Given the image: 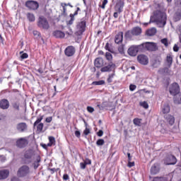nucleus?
<instances>
[{"label":"nucleus","mask_w":181,"mask_h":181,"mask_svg":"<svg viewBox=\"0 0 181 181\" xmlns=\"http://www.w3.org/2000/svg\"><path fill=\"white\" fill-rule=\"evenodd\" d=\"M166 13L160 11H156L153 15L150 17V21L145 23V26H148L149 23H156L159 28H163L166 25Z\"/></svg>","instance_id":"f257e3e1"},{"label":"nucleus","mask_w":181,"mask_h":181,"mask_svg":"<svg viewBox=\"0 0 181 181\" xmlns=\"http://www.w3.org/2000/svg\"><path fill=\"white\" fill-rule=\"evenodd\" d=\"M37 156V154L35 153V151L33 149H29L25 151L24 153V163L25 165H29L33 162V160Z\"/></svg>","instance_id":"f03ea898"},{"label":"nucleus","mask_w":181,"mask_h":181,"mask_svg":"<svg viewBox=\"0 0 181 181\" xmlns=\"http://www.w3.org/2000/svg\"><path fill=\"white\" fill-rule=\"evenodd\" d=\"M142 28L141 27H134L132 30H127L124 34L126 39H132L134 36H141Z\"/></svg>","instance_id":"7ed1b4c3"},{"label":"nucleus","mask_w":181,"mask_h":181,"mask_svg":"<svg viewBox=\"0 0 181 181\" xmlns=\"http://www.w3.org/2000/svg\"><path fill=\"white\" fill-rule=\"evenodd\" d=\"M142 46L141 44L139 45H132L131 46L127 51L128 54L132 57H135L136 54H138V52L139 50H142Z\"/></svg>","instance_id":"20e7f679"},{"label":"nucleus","mask_w":181,"mask_h":181,"mask_svg":"<svg viewBox=\"0 0 181 181\" xmlns=\"http://www.w3.org/2000/svg\"><path fill=\"white\" fill-rule=\"evenodd\" d=\"M141 46L142 50H144V49H146V50L149 52H156V50H158V45L154 42H144L141 44Z\"/></svg>","instance_id":"39448f33"},{"label":"nucleus","mask_w":181,"mask_h":181,"mask_svg":"<svg viewBox=\"0 0 181 181\" xmlns=\"http://www.w3.org/2000/svg\"><path fill=\"white\" fill-rule=\"evenodd\" d=\"M37 25L39 28H42V29H45L46 30H47V29L50 28L47 19H46V18H45L44 16L39 17Z\"/></svg>","instance_id":"423d86ee"},{"label":"nucleus","mask_w":181,"mask_h":181,"mask_svg":"<svg viewBox=\"0 0 181 181\" xmlns=\"http://www.w3.org/2000/svg\"><path fill=\"white\" fill-rule=\"evenodd\" d=\"M30 173V168L28 165H23L18 170V175L20 177H25V176H28Z\"/></svg>","instance_id":"0eeeda50"},{"label":"nucleus","mask_w":181,"mask_h":181,"mask_svg":"<svg viewBox=\"0 0 181 181\" xmlns=\"http://www.w3.org/2000/svg\"><path fill=\"white\" fill-rule=\"evenodd\" d=\"M177 163V159L176 157L172 154H168L164 158L165 165H176Z\"/></svg>","instance_id":"6e6552de"},{"label":"nucleus","mask_w":181,"mask_h":181,"mask_svg":"<svg viewBox=\"0 0 181 181\" xmlns=\"http://www.w3.org/2000/svg\"><path fill=\"white\" fill-rule=\"evenodd\" d=\"M169 91L171 95H177V94L180 93V88L179 87V84H177V83H173L170 86Z\"/></svg>","instance_id":"1a4fd4ad"},{"label":"nucleus","mask_w":181,"mask_h":181,"mask_svg":"<svg viewBox=\"0 0 181 181\" xmlns=\"http://www.w3.org/2000/svg\"><path fill=\"white\" fill-rule=\"evenodd\" d=\"M25 6L28 8V9L36 11V9L39 8V3L35 1L29 0L25 2Z\"/></svg>","instance_id":"9d476101"},{"label":"nucleus","mask_w":181,"mask_h":181,"mask_svg":"<svg viewBox=\"0 0 181 181\" xmlns=\"http://www.w3.org/2000/svg\"><path fill=\"white\" fill-rule=\"evenodd\" d=\"M115 64L112 62H110L107 66H103L100 69L102 73H107L110 71H115Z\"/></svg>","instance_id":"9b49d317"},{"label":"nucleus","mask_w":181,"mask_h":181,"mask_svg":"<svg viewBox=\"0 0 181 181\" xmlns=\"http://www.w3.org/2000/svg\"><path fill=\"white\" fill-rule=\"evenodd\" d=\"M28 144H29V141L26 139V137L20 138L16 141L18 148H25Z\"/></svg>","instance_id":"f8f14e48"},{"label":"nucleus","mask_w":181,"mask_h":181,"mask_svg":"<svg viewBox=\"0 0 181 181\" xmlns=\"http://www.w3.org/2000/svg\"><path fill=\"white\" fill-rule=\"evenodd\" d=\"M18 132H26L28 131V124L25 122H20L16 125Z\"/></svg>","instance_id":"ddd939ff"},{"label":"nucleus","mask_w":181,"mask_h":181,"mask_svg":"<svg viewBox=\"0 0 181 181\" xmlns=\"http://www.w3.org/2000/svg\"><path fill=\"white\" fill-rule=\"evenodd\" d=\"M76 53V48L73 46H68L65 50L64 54L67 56V57H71V56H74Z\"/></svg>","instance_id":"4468645a"},{"label":"nucleus","mask_w":181,"mask_h":181,"mask_svg":"<svg viewBox=\"0 0 181 181\" xmlns=\"http://www.w3.org/2000/svg\"><path fill=\"white\" fill-rule=\"evenodd\" d=\"M124 0H117L115 6V12H122L124 9Z\"/></svg>","instance_id":"2eb2a0df"},{"label":"nucleus","mask_w":181,"mask_h":181,"mask_svg":"<svg viewBox=\"0 0 181 181\" xmlns=\"http://www.w3.org/2000/svg\"><path fill=\"white\" fill-rule=\"evenodd\" d=\"M138 62L143 64L144 66H146L148 63H149V59H148V57L144 54H140L137 57Z\"/></svg>","instance_id":"dca6fc26"},{"label":"nucleus","mask_w":181,"mask_h":181,"mask_svg":"<svg viewBox=\"0 0 181 181\" xmlns=\"http://www.w3.org/2000/svg\"><path fill=\"white\" fill-rule=\"evenodd\" d=\"M122 40H124V33L119 32L115 37V42L116 45H121Z\"/></svg>","instance_id":"f3484780"},{"label":"nucleus","mask_w":181,"mask_h":181,"mask_svg":"<svg viewBox=\"0 0 181 181\" xmlns=\"http://www.w3.org/2000/svg\"><path fill=\"white\" fill-rule=\"evenodd\" d=\"M86 20L84 18H82L81 22L76 25L77 29L81 32V33H83V32H85L86 30Z\"/></svg>","instance_id":"a211bd4d"},{"label":"nucleus","mask_w":181,"mask_h":181,"mask_svg":"<svg viewBox=\"0 0 181 181\" xmlns=\"http://www.w3.org/2000/svg\"><path fill=\"white\" fill-rule=\"evenodd\" d=\"M170 67H165V68H161L158 70V73L160 74H165L166 76H172L173 72L172 70L170 69Z\"/></svg>","instance_id":"6ab92c4d"},{"label":"nucleus","mask_w":181,"mask_h":181,"mask_svg":"<svg viewBox=\"0 0 181 181\" xmlns=\"http://www.w3.org/2000/svg\"><path fill=\"white\" fill-rule=\"evenodd\" d=\"M0 108H1V110H8V108H9V100L7 99L1 100Z\"/></svg>","instance_id":"aec40b11"},{"label":"nucleus","mask_w":181,"mask_h":181,"mask_svg":"<svg viewBox=\"0 0 181 181\" xmlns=\"http://www.w3.org/2000/svg\"><path fill=\"white\" fill-rule=\"evenodd\" d=\"M53 36L57 39H63L66 36V34L62 30H55L53 32Z\"/></svg>","instance_id":"412c9836"},{"label":"nucleus","mask_w":181,"mask_h":181,"mask_svg":"<svg viewBox=\"0 0 181 181\" xmlns=\"http://www.w3.org/2000/svg\"><path fill=\"white\" fill-rule=\"evenodd\" d=\"M33 162H34V169H37L40 166L39 163H40V156L37 154V156H35V158L33 159Z\"/></svg>","instance_id":"4be33fe9"},{"label":"nucleus","mask_w":181,"mask_h":181,"mask_svg":"<svg viewBox=\"0 0 181 181\" xmlns=\"http://www.w3.org/2000/svg\"><path fill=\"white\" fill-rule=\"evenodd\" d=\"M164 118L166 119L167 122H169L170 125H173L175 124V117L170 115H165Z\"/></svg>","instance_id":"5701e85b"},{"label":"nucleus","mask_w":181,"mask_h":181,"mask_svg":"<svg viewBox=\"0 0 181 181\" xmlns=\"http://www.w3.org/2000/svg\"><path fill=\"white\" fill-rule=\"evenodd\" d=\"M9 176V170H0V180L6 179Z\"/></svg>","instance_id":"b1692460"},{"label":"nucleus","mask_w":181,"mask_h":181,"mask_svg":"<svg viewBox=\"0 0 181 181\" xmlns=\"http://www.w3.org/2000/svg\"><path fill=\"white\" fill-rule=\"evenodd\" d=\"M156 29L155 28H151L146 30V34L147 36H155L156 35Z\"/></svg>","instance_id":"393cba45"},{"label":"nucleus","mask_w":181,"mask_h":181,"mask_svg":"<svg viewBox=\"0 0 181 181\" xmlns=\"http://www.w3.org/2000/svg\"><path fill=\"white\" fill-rule=\"evenodd\" d=\"M95 66L98 69H100V67H102V66H103V58H96L95 59Z\"/></svg>","instance_id":"a878e982"},{"label":"nucleus","mask_w":181,"mask_h":181,"mask_svg":"<svg viewBox=\"0 0 181 181\" xmlns=\"http://www.w3.org/2000/svg\"><path fill=\"white\" fill-rule=\"evenodd\" d=\"M108 102H103L101 105H97V107L99 108V110H108Z\"/></svg>","instance_id":"bb28decb"},{"label":"nucleus","mask_w":181,"mask_h":181,"mask_svg":"<svg viewBox=\"0 0 181 181\" xmlns=\"http://www.w3.org/2000/svg\"><path fill=\"white\" fill-rule=\"evenodd\" d=\"M159 172V168H158V165L154 164L152 165L151 168V175H156V173H158Z\"/></svg>","instance_id":"cd10ccee"},{"label":"nucleus","mask_w":181,"mask_h":181,"mask_svg":"<svg viewBox=\"0 0 181 181\" xmlns=\"http://www.w3.org/2000/svg\"><path fill=\"white\" fill-rule=\"evenodd\" d=\"M166 62L168 63V67H171L172 63H173V58L170 54H168L166 57Z\"/></svg>","instance_id":"c85d7f7f"},{"label":"nucleus","mask_w":181,"mask_h":181,"mask_svg":"<svg viewBox=\"0 0 181 181\" xmlns=\"http://www.w3.org/2000/svg\"><path fill=\"white\" fill-rule=\"evenodd\" d=\"M11 105L16 111H21V103L19 102H13Z\"/></svg>","instance_id":"c756f323"},{"label":"nucleus","mask_w":181,"mask_h":181,"mask_svg":"<svg viewBox=\"0 0 181 181\" xmlns=\"http://www.w3.org/2000/svg\"><path fill=\"white\" fill-rule=\"evenodd\" d=\"M164 114H168V112H170V107L169 106V105H164L163 106V110H162Z\"/></svg>","instance_id":"7c9ffc66"},{"label":"nucleus","mask_w":181,"mask_h":181,"mask_svg":"<svg viewBox=\"0 0 181 181\" xmlns=\"http://www.w3.org/2000/svg\"><path fill=\"white\" fill-rule=\"evenodd\" d=\"M175 104H181V93L174 98Z\"/></svg>","instance_id":"2f4dec72"},{"label":"nucleus","mask_w":181,"mask_h":181,"mask_svg":"<svg viewBox=\"0 0 181 181\" xmlns=\"http://www.w3.org/2000/svg\"><path fill=\"white\" fill-rule=\"evenodd\" d=\"M104 84H105V81L103 80L96 81L92 83L93 86H104Z\"/></svg>","instance_id":"473e14b6"},{"label":"nucleus","mask_w":181,"mask_h":181,"mask_svg":"<svg viewBox=\"0 0 181 181\" xmlns=\"http://www.w3.org/2000/svg\"><path fill=\"white\" fill-rule=\"evenodd\" d=\"M27 18L30 22H35V15L33 13H28L27 14Z\"/></svg>","instance_id":"72a5a7b5"},{"label":"nucleus","mask_w":181,"mask_h":181,"mask_svg":"<svg viewBox=\"0 0 181 181\" xmlns=\"http://www.w3.org/2000/svg\"><path fill=\"white\" fill-rule=\"evenodd\" d=\"M153 181H168V179L165 177H156L153 179Z\"/></svg>","instance_id":"f704fd0d"},{"label":"nucleus","mask_w":181,"mask_h":181,"mask_svg":"<svg viewBox=\"0 0 181 181\" xmlns=\"http://www.w3.org/2000/svg\"><path fill=\"white\" fill-rule=\"evenodd\" d=\"M104 144H105V141H104V139H98V141H96V145L98 146H103V145H104Z\"/></svg>","instance_id":"c9c22d12"},{"label":"nucleus","mask_w":181,"mask_h":181,"mask_svg":"<svg viewBox=\"0 0 181 181\" xmlns=\"http://www.w3.org/2000/svg\"><path fill=\"white\" fill-rule=\"evenodd\" d=\"M105 56L106 60H108V62H111V60H112V54H111V53L106 52Z\"/></svg>","instance_id":"e433bc0d"},{"label":"nucleus","mask_w":181,"mask_h":181,"mask_svg":"<svg viewBox=\"0 0 181 181\" xmlns=\"http://www.w3.org/2000/svg\"><path fill=\"white\" fill-rule=\"evenodd\" d=\"M160 42L164 45L165 47H168L169 46V42L168 41V38H163L160 40Z\"/></svg>","instance_id":"4c0bfd02"},{"label":"nucleus","mask_w":181,"mask_h":181,"mask_svg":"<svg viewBox=\"0 0 181 181\" xmlns=\"http://www.w3.org/2000/svg\"><path fill=\"white\" fill-rule=\"evenodd\" d=\"M133 122L134 125H136L137 127H141V119L135 118L134 119Z\"/></svg>","instance_id":"58836bf2"},{"label":"nucleus","mask_w":181,"mask_h":181,"mask_svg":"<svg viewBox=\"0 0 181 181\" xmlns=\"http://www.w3.org/2000/svg\"><path fill=\"white\" fill-rule=\"evenodd\" d=\"M141 107H143V108H145L146 110L149 108V105H148V103L146 101L140 102Z\"/></svg>","instance_id":"ea45409f"},{"label":"nucleus","mask_w":181,"mask_h":181,"mask_svg":"<svg viewBox=\"0 0 181 181\" xmlns=\"http://www.w3.org/2000/svg\"><path fill=\"white\" fill-rule=\"evenodd\" d=\"M175 22H178L181 19V13H176L174 17Z\"/></svg>","instance_id":"a19ab883"},{"label":"nucleus","mask_w":181,"mask_h":181,"mask_svg":"<svg viewBox=\"0 0 181 181\" xmlns=\"http://www.w3.org/2000/svg\"><path fill=\"white\" fill-rule=\"evenodd\" d=\"M105 50H108V52H110V53H112V48H111V45L110 43L107 42L105 46Z\"/></svg>","instance_id":"79ce46f5"},{"label":"nucleus","mask_w":181,"mask_h":181,"mask_svg":"<svg viewBox=\"0 0 181 181\" xmlns=\"http://www.w3.org/2000/svg\"><path fill=\"white\" fill-rule=\"evenodd\" d=\"M43 123H39L37 126V131H38V132H42V131H43Z\"/></svg>","instance_id":"37998d69"},{"label":"nucleus","mask_w":181,"mask_h":181,"mask_svg":"<svg viewBox=\"0 0 181 181\" xmlns=\"http://www.w3.org/2000/svg\"><path fill=\"white\" fill-rule=\"evenodd\" d=\"M42 119H43V116H40V117H37V120L34 122V127H36V125H38V124H40V122H42Z\"/></svg>","instance_id":"c03bdc74"},{"label":"nucleus","mask_w":181,"mask_h":181,"mask_svg":"<svg viewBox=\"0 0 181 181\" xmlns=\"http://www.w3.org/2000/svg\"><path fill=\"white\" fill-rule=\"evenodd\" d=\"M70 16L71 19L69 21H67L66 23H67V25H73L75 18H74V17H73V16Z\"/></svg>","instance_id":"a18cd8bd"},{"label":"nucleus","mask_w":181,"mask_h":181,"mask_svg":"<svg viewBox=\"0 0 181 181\" xmlns=\"http://www.w3.org/2000/svg\"><path fill=\"white\" fill-rule=\"evenodd\" d=\"M49 143L52 144L53 145H54V144H56V139H54V136H49Z\"/></svg>","instance_id":"49530a36"},{"label":"nucleus","mask_w":181,"mask_h":181,"mask_svg":"<svg viewBox=\"0 0 181 181\" xmlns=\"http://www.w3.org/2000/svg\"><path fill=\"white\" fill-rule=\"evenodd\" d=\"M28 57H29V55L28 54V53H23L21 55V60H25V59H28Z\"/></svg>","instance_id":"de8ad7c7"},{"label":"nucleus","mask_w":181,"mask_h":181,"mask_svg":"<svg viewBox=\"0 0 181 181\" xmlns=\"http://www.w3.org/2000/svg\"><path fill=\"white\" fill-rule=\"evenodd\" d=\"M78 11H81L80 7H77L76 11L74 12V13H71L69 16H73V18H74V16H77V15H78Z\"/></svg>","instance_id":"09e8293b"},{"label":"nucleus","mask_w":181,"mask_h":181,"mask_svg":"<svg viewBox=\"0 0 181 181\" xmlns=\"http://www.w3.org/2000/svg\"><path fill=\"white\" fill-rule=\"evenodd\" d=\"M118 52L120 53V54H124V45H120L118 47Z\"/></svg>","instance_id":"8fccbe9b"},{"label":"nucleus","mask_w":181,"mask_h":181,"mask_svg":"<svg viewBox=\"0 0 181 181\" xmlns=\"http://www.w3.org/2000/svg\"><path fill=\"white\" fill-rule=\"evenodd\" d=\"M107 4H108V0H103L102 6H100V8H102V9H105V5H107Z\"/></svg>","instance_id":"3c124183"},{"label":"nucleus","mask_w":181,"mask_h":181,"mask_svg":"<svg viewBox=\"0 0 181 181\" xmlns=\"http://www.w3.org/2000/svg\"><path fill=\"white\" fill-rule=\"evenodd\" d=\"M87 111H88V112H90V114H92V112L94 111V107H93L91 106H88Z\"/></svg>","instance_id":"603ef678"},{"label":"nucleus","mask_w":181,"mask_h":181,"mask_svg":"<svg viewBox=\"0 0 181 181\" xmlns=\"http://www.w3.org/2000/svg\"><path fill=\"white\" fill-rule=\"evenodd\" d=\"M136 86L133 85V84H131V85L129 86V90H130V91H134V90H136Z\"/></svg>","instance_id":"864d4df0"},{"label":"nucleus","mask_w":181,"mask_h":181,"mask_svg":"<svg viewBox=\"0 0 181 181\" xmlns=\"http://www.w3.org/2000/svg\"><path fill=\"white\" fill-rule=\"evenodd\" d=\"M83 162L86 165H91V160H90L89 158H86Z\"/></svg>","instance_id":"5fc2aeb1"},{"label":"nucleus","mask_w":181,"mask_h":181,"mask_svg":"<svg viewBox=\"0 0 181 181\" xmlns=\"http://www.w3.org/2000/svg\"><path fill=\"white\" fill-rule=\"evenodd\" d=\"M80 166H81V169L84 170L86 169V166H87V164L85 162L81 163Z\"/></svg>","instance_id":"6e6d98bb"},{"label":"nucleus","mask_w":181,"mask_h":181,"mask_svg":"<svg viewBox=\"0 0 181 181\" xmlns=\"http://www.w3.org/2000/svg\"><path fill=\"white\" fill-rule=\"evenodd\" d=\"M127 166L128 168H132L133 166H135V162L129 161Z\"/></svg>","instance_id":"4d7b16f0"},{"label":"nucleus","mask_w":181,"mask_h":181,"mask_svg":"<svg viewBox=\"0 0 181 181\" xmlns=\"http://www.w3.org/2000/svg\"><path fill=\"white\" fill-rule=\"evenodd\" d=\"M33 35H34V36H36L37 37H39V36H40V33L37 30H34L33 31Z\"/></svg>","instance_id":"13d9d810"},{"label":"nucleus","mask_w":181,"mask_h":181,"mask_svg":"<svg viewBox=\"0 0 181 181\" xmlns=\"http://www.w3.org/2000/svg\"><path fill=\"white\" fill-rule=\"evenodd\" d=\"M160 64L159 61H156L155 63L153 64V67H158Z\"/></svg>","instance_id":"bf43d9fd"},{"label":"nucleus","mask_w":181,"mask_h":181,"mask_svg":"<svg viewBox=\"0 0 181 181\" xmlns=\"http://www.w3.org/2000/svg\"><path fill=\"white\" fill-rule=\"evenodd\" d=\"M69 179H70V177L69 176V175L64 174L63 175V180H69Z\"/></svg>","instance_id":"052dcab7"},{"label":"nucleus","mask_w":181,"mask_h":181,"mask_svg":"<svg viewBox=\"0 0 181 181\" xmlns=\"http://www.w3.org/2000/svg\"><path fill=\"white\" fill-rule=\"evenodd\" d=\"M84 135H88L90 134V129L86 128V129L83 131Z\"/></svg>","instance_id":"680f3d73"},{"label":"nucleus","mask_w":181,"mask_h":181,"mask_svg":"<svg viewBox=\"0 0 181 181\" xmlns=\"http://www.w3.org/2000/svg\"><path fill=\"white\" fill-rule=\"evenodd\" d=\"M52 119H53V118L52 117H48L46 118L45 122L50 123V122H52Z\"/></svg>","instance_id":"e2e57ef3"},{"label":"nucleus","mask_w":181,"mask_h":181,"mask_svg":"<svg viewBox=\"0 0 181 181\" xmlns=\"http://www.w3.org/2000/svg\"><path fill=\"white\" fill-rule=\"evenodd\" d=\"M98 136H103L104 135V132L103 130H99L97 133Z\"/></svg>","instance_id":"0e129e2a"},{"label":"nucleus","mask_w":181,"mask_h":181,"mask_svg":"<svg viewBox=\"0 0 181 181\" xmlns=\"http://www.w3.org/2000/svg\"><path fill=\"white\" fill-rule=\"evenodd\" d=\"M81 135V133H80V131H76L75 132V136L77 137V138H80Z\"/></svg>","instance_id":"69168bd1"},{"label":"nucleus","mask_w":181,"mask_h":181,"mask_svg":"<svg viewBox=\"0 0 181 181\" xmlns=\"http://www.w3.org/2000/svg\"><path fill=\"white\" fill-rule=\"evenodd\" d=\"M173 50L175 52H179V47L177 46V45H175L174 47H173Z\"/></svg>","instance_id":"338daca9"},{"label":"nucleus","mask_w":181,"mask_h":181,"mask_svg":"<svg viewBox=\"0 0 181 181\" xmlns=\"http://www.w3.org/2000/svg\"><path fill=\"white\" fill-rule=\"evenodd\" d=\"M6 160V158L4 156H0V162H5Z\"/></svg>","instance_id":"774afa93"}]
</instances>
